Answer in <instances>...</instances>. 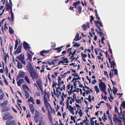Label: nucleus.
<instances>
[{
	"label": "nucleus",
	"instance_id": "20",
	"mask_svg": "<svg viewBox=\"0 0 125 125\" xmlns=\"http://www.w3.org/2000/svg\"><path fill=\"white\" fill-rule=\"evenodd\" d=\"M113 121H115V120H117L119 123H121L122 122L121 120H120L118 117H117V118H113Z\"/></svg>",
	"mask_w": 125,
	"mask_h": 125
},
{
	"label": "nucleus",
	"instance_id": "49",
	"mask_svg": "<svg viewBox=\"0 0 125 125\" xmlns=\"http://www.w3.org/2000/svg\"><path fill=\"white\" fill-rule=\"evenodd\" d=\"M24 59H23L22 60L20 61L21 62V63L24 65H25L26 64V63L24 60Z\"/></svg>",
	"mask_w": 125,
	"mask_h": 125
},
{
	"label": "nucleus",
	"instance_id": "10",
	"mask_svg": "<svg viewBox=\"0 0 125 125\" xmlns=\"http://www.w3.org/2000/svg\"><path fill=\"white\" fill-rule=\"evenodd\" d=\"M7 104L8 101H6L3 103H0V106L3 107H5L7 105Z\"/></svg>",
	"mask_w": 125,
	"mask_h": 125
},
{
	"label": "nucleus",
	"instance_id": "57",
	"mask_svg": "<svg viewBox=\"0 0 125 125\" xmlns=\"http://www.w3.org/2000/svg\"><path fill=\"white\" fill-rule=\"evenodd\" d=\"M73 9L74 7H72L71 6H70V7L69 8V9L71 10L74 11V10H73Z\"/></svg>",
	"mask_w": 125,
	"mask_h": 125
},
{
	"label": "nucleus",
	"instance_id": "42",
	"mask_svg": "<svg viewBox=\"0 0 125 125\" xmlns=\"http://www.w3.org/2000/svg\"><path fill=\"white\" fill-rule=\"evenodd\" d=\"M4 96V93L0 95V100H2L3 99Z\"/></svg>",
	"mask_w": 125,
	"mask_h": 125
},
{
	"label": "nucleus",
	"instance_id": "39",
	"mask_svg": "<svg viewBox=\"0 0 125 125\" xmlns=\"http://www.w3.org/2000/svg\"><path fill=\"white\" fill-rule=\"evenodd\" d=\"M63 60L65 61V62H64V63H69V62L67 58H65L64 59H63Z\"/></svg>",
	"mask_w": 125,
	"mask_h": 125
},
{
	"label": "nucleus",
	"instance_id": "38",
	"mask_svg": "<svg viewBox=\"0 0 125 125\" xmlns=\"http://www.w3.org/2000/svg\"><path fill=\"white\" fill-rule=\"evenodd\" d=\"M121 105L124 108H125V101H124L122 102Z\"/></svg>",
	"mask_w": 125,
	"mask_h": 125
},
{
	"label": "nucleus",
	"instance_id": "23",
	"mask_svg": "<svg viewBox=\"0 0 125 125\" xmlns=\"http://www.w3.org/2000/svg\"><path fill=\"white\" fill-rule=\"evenodd\" d=\"M36 83L38 86L42 85V83L41 80H39L36 82Z\"/></svg>",
	"mask_w": 125,
	"mask_h": 125
},
{
	"label": "nucleus",
	"instance_id": "22",
	"mask_svg": "<svg viewBox=\"0 0 125 125\" xmlns=\"http://www.w3.org/2000/svg\"><path fill=\"white\" fill-rule=\"evenodd\" d=\"M9 109H8V108L7 107H3V109L2 110V112H4L9 111Z\"/></svg>",
	"mask_w": 125,
	"mask_h": 125
},
{
	"label": "nucleus",
	"instance_id": "11",
	"mask_svg": "<svg viewBox=\"0 0 125 125\" xmlns=\"http://www.w3.org/2000/svg\"><path fill=\"white\" fill-rule=\"evenodd\" d=\"M94 23L96 24V25H98L99 24V25L100 27H102L103 26L102 23L100 21H94Z\"/></svg>",
	"mask_w": 125,
	"mask_h": 125
},
{
	"label": "nucleus",
	"instance_id": "24",
	"mask_svg": "<svg viewBox=\"0 0 125 125\" xmlns=\"http://www.w3.org/2000/svg\"><path fill=\"white\" fill-rule=\"evenodd\" d=\"M7 3V2L6 3V10L8 11L11 8H11V7H10V5L9 4H7V5H6Z\"/></svg>",
	"mask_w": 125,
	"mask_h": 125
},
{
	"label": "nucleus",
	"instance_id": "19",
	"mask_svg": "<svg viewBox=\"0 0 125 125\" xmlns=\"http://www.w3.org/2000/svg\"><path fill=\"white\" fill-rule=\"evenodd\" d=\"M25 96L26 97V98L27 99L29 97V92L26 90H24Z\"/></svg>",
	"mask_w": 125,
	"mask_h": 125
},
{
	"label": "nucleus",
	"instance_id": "53",
	"mask_svg": "<svg viewBox=\"0 0 125 125\" xmlns=\"http://www.w3.org/2000/svg\"><path fill=\"white\" fill-rule=\"evenodd\" d=\"M121 106L120 107V115H121L122 114V109L121 108Z\"/></svg>",
	"mask_w": 125,
	"mask_h": 125
},
{
	"label": "nucleus",
	"instance_id": "13",
	"mask_svg": "<svg viewBox=\"0 0 125 125\" xmlns=\"http://www.w3.org/2000/svg\"><path fill=\"white\" fill-rule=\"evenodd\" d=\"M10 12L11 13V22H13L14 21V14L13 13L12 10V8L10 9Z\"/></svg>",
	"mask_w": 125,
	"mask_h": 125
},
{
	"label": "nucleus",
	"instance_id": "9",
	"mask_svg": "<svg viewBox=\"0 0 125 125\" xmlns=\"http://www.w3.org/2000/svg\"><path fill=\"white\" fill-rule=\"evenodd\" d=\"M17 58L20 61L24 59V57L23 53L22 54H21L19 56L17 57Z\"/></svg>",
	"mask_w": 125,
	"mask_h": 125
},
{
	"label": "nucleus",
	"instance_id": "4",
	"mask_svg": "<svg viewBox=\"0 0 125 125\" xmlns=\"http://www.w3.org/2000/svg\"><path fill=\"white\" fill-rule=\"evenodd\" d=\"M99 85V87L100 88V90H102L103 92L104 91L106 87L105 83L103 82L100 83Z\"/></svg>",
	"mask_w": 125,
	"mask_h": 125
},
{
	"label": "nucleus",
	"instance_id": "58",
	"mask_svg": "<svg viewBox=\"0 0 125 125\" xmlns=\"http://www.w3.org/2000/svg\"><path fill=\"white\" fill-rule=\"evenodd\" d=\"M36 102H37V104H39L41 102H40V101L38 99H37L36 100Z\"/></svg>",
	"mask_w": 125,
	"mask_h": 125
},
{
	"label": "nucleus",
	"instance_id": "60",
	"mask_svg": "<svg viewBox=\"0 0 125 125\" xmlns=\"http://www.w3.org/2000/svg\"><path fill=\"white\" fill-rule=\"evenodd\" d=\"M53 83L52 85V87L53 88H54V87H55L56 86H55V83L54 81H53Z\"/></svg>",
	"mask_w": 125,
	"mask_h": 125
},
{
	"label": "nucleus",
	"instance_id": "31",
	"mask_svg": "<svg viewBox=\"0 0 125 125\" xmlns=\"http://www.w3.org/2000/svg\"><path fill=\"white\" fill-rule=\"evenodd\" d=\"M18 41L17 39H16L15 41V43L14 48V49L15 50L17 49L18 46Z\"/></svg>",
	"mask_w": 125,
	"mask_h": 125
},
{
	"label": "nucleus",
	"instance_id": "32",
	"mask_svg": "<svg viewBox=\"0 0 125 125\" xmlns=\"http://www.w3.org/2000/svg\"><path fill=\"white\" fill-rule=\"evenodd\" d=\"M25 80L29 84L30 83V81L28 78V77L26 76H25Z\"/></svg>",
	"mask_w": 125,
	"mask_h": 125
},
{
	"label": "nucleus",
	"instance_id": "3",
	"mask_svg": "<svg viewBox=\"0 0 125 125\" xmlns=\"http://www.w3.org/2000/svg\"><path fill=\"white\" fill-rule=\"evenodd\" d=\"M27 68L30 74L35 71L30 63H29V65L27 66Z\"/></svg>",
	"mask_w": 125,
	"mask_h": 125
},
{
	"label": "nucleus",
	"instance_id": "29",
	"mask_svg": "<svg viewBox=\"0 0 125 125\" xmlns=\"http://www.w3.org/2000/svg\"><path fill=\"white\" fill-rule=\"evenodd\" d=\"M22 86L23 89L24 91V90H26L25 89H26L28 90H29L28 87L27 85L24 84Z\"/></svg>",
	"mask_w": 125,
	"mask_h": 125
},
{
	"label": "nucleus",
	"instance_id": "15",
	"mask_svg": "<svg viewBox=\"0 0 125 125\" xmlns=\"http://www.w3.org/2000/svg\"><path fill=\"white\" fill-rule=\"evenodd\" d=\"M30 111L31 113L32 114H34V109L33 106V105H32L30 106Z\"/></svg>",
	"mask_w": 125,
	"mask_h": 125
},
{
	"label": "nucleus",
	"instance_id": "6",
	"mask_svg": "<svg viewBox=\"0 0 125 125\" xmlns=\"http://www.w3.org/2000/svg\"><path fill=\"white\" fill-rule=\"evenodd\" d=\"M87 25L85 24H83L82 27L83 30L86 31L87 28L89 27V23L88 22L87 23Z\"/></svg>",
	"mask_w": 125,
	"mask_h": 125
},
{
	"label": "nucleus",
	"instance_id": "12",
	"mask_svg": "<svg viewBox=\"0 0 125 125\" xmlns=\"http://www.w3.org/2000/svg\"><path fill=\"white\" fill-rule=\"evenodd\" d=\"M125 111H124L123 112V114L122 115L121 117H120L119 116H118V117H119L121 119H123V120H125Z\"/></svg>",
	"mask_w": 125,
	"mask_h": 125
},
{
	"label": "nucleus",
	"instance_id": "48",
	"mask_svg": "<svg viewBox=\"0 0 125 125\" xmlns=\"http://www.w3.org/2000/svg\"><path fill=\"white\" fill-rule=\"evenodd\" d=\"M72 75L75 77H79V76L78 75V74L76 73H75L74 74H72Z\"/></svg>",
	"mask_w": 125,
	"mask_h": 125
},
{
	"label": "nucleus",
	"instance_id": "30",
	"mask_svg": "<svg viewBox=\"0 0 125 125\" xmlns=\"http://www.w3.org/2000/svg\"><path fill=\"white\" fill-rule=\"evenodd\" d=\"M13 122V121H10L9 120H8L6 121V125H10L12 124Z\"/></svg>",
	"mask_w": 125,
	"mask_h": 125
},
{
	"label": "nucleus",
	"instance_id": "18",
	"mask_svg": "<svg viewBox=\"0 0 125 125\" xmlns=\"http://www.w3.org/2000/svg\"><path fill=\"white\" fill-rule=\"evenodd\" d=\"M68 99L67 100V102H66V104L67 105V107L66 109H67L68 108H69V100L70 99H71V97H68Z\"/></svg>",
	"mask_w": 125,
	"mask_h": 125
},
{
	"label": "nucleus",
	"instance_id": "8",
	"mask_svg": "<svg viewBox=\"0 0 125 125\" xmlns=\"http://www.w3.org/2000/svg\"><path fill=\"white\" fill-rule=\"evenodd\" d=\"M21 46L20 45L18 46L16 51L15 52V54H18L20 53L21 52Z\"/></svg>",
	"mask_w": 125,
	"mask_h": 125
},
{
	"label": "nucleus",
	"instance_id": "51",
	"mask_svg": "<svg viewBox=\"0 0 125 125\" xmlns=\"http://www.w3.org/2000/svg\"><path fill=\"white\" fill-rule=\"evenodd\" d=\"M4 81L5 83V84L7 85H8V82L7 81L6 79L5 78V79H4Z\"/></svg>",
	"mask_w": 125,
	"mask_h": 125
},
{
	"label": "nucleus",
	"instance_id": "5",
	"mask_svg": "<svg viewBox=\"0 0 125 125\" xmlns=\"http://www.w3.org/2000/svg\"><path fill=\"white\" fill-rule=\"evenodd\" d=\"M35 115L34 117V120L35 122L38 123L39 113L37 110H35Z\"/></svg>",
	"mask_w": 125,
	"mask_h": 125
},
{
	"label": "nucleus",
	"instance_id": "54",
	"mask_svg": "<svg viewBox=\"0 0 125 125\" xmlns=\"http://www.w3.org/2000/svg\"><path fill=\"white\" fill-rule=\"evenodd\" d=\"M56 49L59 52H60L62 50V49H60L59 47L56 48Z\"/></svg>",
	"mask_w": 125,
	"mask_h": 125
},
{
	"label": "nucleus",
	"instance_id": "25",
	"mask_svg": "<svg viewBox=\"0 0 125 125\" xmlns=\"http://www.w3.org/2000/svg\"><path fill=\"white\" fill-rule=\"evenodd\" d=\"M78 9V11L79 14H80L82 11V8L81 6L80 5H78L77 7Z\"/></svg>",
	"mask_w": 125,
	"mask_h": 125
},
{
	"label": "nucleus",
	"instance_id": "52",
	"mask_svg": "<svg viewBox=\"0 0 125 125\" xmlns=\"http://www.w3.org/2000/svg\"><path fill=\"white\" fill-rule=\"evenodd\" d=\"M28 59L30 60L32 58V56L31 55L29 54H28Z\"/></svg>",
	"mask_w": 125,
	"mask_h": 125
},
{
	"label": "nucleus",
	"instance_id": "34",
	"mask_svg": "<svg viewBox=\"0 0 125 125\" xmlns=\"http://www.w3.org/2000/svg\"><path fill=\"white\" fill-rule=\"evenodd\" d=\"M45 104L46 107L47 108L48 107V106H49L50 108H51V107L50 106L48 102L44 103Z\"/></svg>",
	"mask_w": 125,
	"mask_h": 125
},
{
	"label": "nucleus",
	"instance_id": "2",
	"mask_svg": "<svg viewBox=\"0 0 125 125\" xmlns=\"http://www.w3.org/2000/svg\"><path fill=\"white\" fill-rule=\"evenodd\" d=\"M30 75L32 79H37L38 78V74L35 71L30 73Z\"/></svg>",
	"mask_w": 125,
	"mask_h": 125
},
{
	"label": "nucleus",
	"instance_id": "55",
	"mask_svg": "<svg viewBox=\"0 0 125 125\" xmlns=\"http://www.w3.org/2000/svg\"><path fill=\"white\" fill-rule=\"evenodd\" d=\"M96 26L97 27V29L99 30H100V31H102V30L100 28L99 26V25H97Z\"/></svg>",
	"mask_w": 125,
	"mask_h": 125
},
{
	"label": "nucleus",
	"instance_id": "16",
	"mask_svg": "<svg viewBox=\"0 0 125 125\" xmlns=\"http://www.w3.org/2000/svg\"><path fill=\"white\" fill-rule=\"evenodd\" d=\"M24 73L23 72H21L20 73L19 75L18 76V79H19L20 78H23L24 76Z\"/></svg>",
	"mask_w": 125,
	"mask_h": 125
},
{
	"label": "nucleus",
	"instance_id": "26",
	"mask_svg": "<svg viewBox=\"0 0 125 125\" xmlns=\"http://www.w3.org/2000/svg\"><path fill=\"white\" fill-rule=\"evenodd\" d=\"M23 47H24L25 49H27L26 47L28 45V43L24 41L23 43Z\"/></svg>",
	"mask_w": 125,
	"mask_h": 125
},
{
	"label": "nucleus",
	"instance_id": "1",
	"mask_svg": "<svg viewBox=\"0 0 125 125\" xmlns=\"http://www.w3.org/2000/svg\"><path fill=\"white\" fill-rule=\"evenodd\" d=\"M113 71L114 72V74L115 75H118V71L117 69H111L110 72V77L111 79H112V77L113 78L114 77V73Z\"/></svg>",
	"mask_w": 125,
	"mask_h": 125
},
{
	"label": "nucleus",
	"instance_id": "7",
	"mask_svg": "<svg viewBox=\"0 0 125 125\" xmlns=\"http://www.w3.org/2000/svg\"><path fill=\"white\" fill-rule=\"evenodd\" d=\"M111 58H110V63L111 64L110 67L111 68H113V69L115 68V66L116 65V63L115 62L114 60L111 61Z\"/></svg>",
	"mask_w": 125,
	"mask_h": 125
},
{
	"label": "nucleus",
	"instance_id": "40",
	"mask_svg": "<svg viewBox=\"0 0 125 125\" xmlns=\"http://www.w3.org/2000/svg\"><path fill=\"white\" fill-rule=\"evenodd\" d=\"M7 57H9V56L8 55L6 54L5 56H4V59L5 62L6 63L7 62Z\"/></svg>",
	"mask_w": 125,
	"mask_h": 125
},
{
	"label": "nucleus",
	"instance_id": "21",
	"mask_svg": "<svg viewBox=\"0 0 125 125\" xmlns=\"http://www.w3.org/2000/svg\"><path fill=\"white\" fill-rule=\"evenodd\" d=\"M17 67L19 69H22V65L21 63L19 62H17Z\"/></svg>",
	"mask_w": 125,
	"mask_h": 125
},
{
	"label": "nucleus",
	"instance_id": "36",
	"mask_svg": "<svg viewBox=\"0 0 125 125\" xmlns=\"http://www.w3.org/2000/svg\"><path fill=\"white\" fill-rule=\"evenodd\" d=\"M115 113H118L119 115H120V113L118 110L117 107V106H115Z\"/></svg>",
	"mask_w": 125,
	"mask_h": 125
},
{
	"label": "nucleus",
	"instance_id": "35",
	"mask_svg": "<svg viewBox=\"0 0 125 125\" xmlns=\"http://www.w3.org/2000/svg\"><path fill=\"white\" fill-rule=\"evenodd\" d=\"M69 110L70 111L74 110V107H72L71 105H69Z\"/></svg>",
	"mask_w": 125,
	"mask_h": 125
},
{
	"label": "nucleus",
	"instance_id": "45",
	"mask_svg": "<svg viewBox=\"0 0 125 125\" xmlns=\"http://www.w3.org/2000/svg\"><path fill=\"white\" fill-rule=\"evenodd\" d=\"M39 123L42 124V125H44V121L42 119H41L40 120Z\"/></svg>",
	"mask_w": 125,
	"mask_h": 125
},
{
	"label": "nucleus",
	"instance_id": "41",
	"mask_svg": "<svg viewBox=\"0 0 125 125\" xmlns=\"http://www.w3.org/2000/svg\"><path fill=\"white\" fill-rule=\"evenodd\" d=\"M94 20V17L93 15H92L91 16V19H90V22L91 23H92V21Z\"/></svg>",
	"mask_w": 125,
	"mask_h": 125
},
{
	"label": "nucleus",
	"instance_id": "27",
	"mask_svg": "<svg viewBox=\"0 0 125 125\" xmlns=\"http://www.w3.org/2000/svg\"><path fill=\"white\" fill-rule=\"evenodd\" d=\"M117 92V89L115 86H113V93L115 95Z\"/></svg>",
	"mask_w": 125,
	"mask_h": 125
},
{
	"label": "nucleus",
	"instance_id": "64",
	"mask_svg": "<svg viewBox=\"0 0 125 125\" xmlns=\"http://www.w3.org/2000/svg\"><path fill=\"white\" fill-rule=\"evenodd\" d=\"M87 56V55L86 54H84L82 56V58H85Z\"/></svg>",
	"mask_w": 125,
	"mask_h": 125
},
{
	"label": "nucleus",
	"instance_id": "43",
	"mask_svg": "<svg viewBox=\"0 0 125 125\" xmlns=\"http://www.w3.org/2000/svg\"><path fill=\"white\" fill-rule=\"evenodd\" d=\"M98 33L100 34V36L101 37L103 36L104 35V34L103 33L101 32H97Z\"/></svg>",
	"mask_w": 125,
	"mask_h": 125
},
{
	"label": "nucleus",
	"instance_id": "33",
	"mask_svg": "<svg viewBox=\"0 0 125 125\" xmlns=\"http://www.w3.org/2000/svg\"><path fill=\"white\" fill-rule=\"evenodd\" d=\"M95 89V91H96V93H97L98 92H99V88H98V87L96 85L94 86Z\"/></svg>",
	"mask_w": 125,
	"mask_h": 125
},
{
	"label": "nucleus",
	"instance_id": "46",
	"mask_svg": "<svg viewBox=\"0 0 125 125\" xmlns=\"http://www.w3.org/2000/svg\"><path fill=\"white\" fill-rule=\"evenodd\" d=\"M104 74L105 75H106L107 77L109 78V76L107 74V71H104Z\"/></svg>",
	"mask_w": 125,
	"mask_h": 125
},
{
	"label": "nucleus",
	"instance_id": "37",
	"mask_svg": "<svg viewBox=\"0 0 125 125\" xmlns=\"http://www.w3.org/2000/svg\"><path fill=\"white\" fill-rule=\"evenodd\" d=\"M80 3V1H78L74 2L73 5H76V6H77V5L79 4Z\"/></svg>",
	"mask_w": 125,
	"mask_h": 125
},
{
	"label": "nucleus",
	"instance_id": "61",
	"mask_svg": "<svg viewBox=\"0 0 125 125\" xmlns=\"http://www.w3.org/2000/svg\"><path fill=\"white\" fill-rule=\"evenodd\" d=\"M78 77L77 78H73L74 79V80H75V81H76L77 80H80V78L79 77Z\"/></svg>",
	"mask_w": 125,
	"mask_h": 125
},
{
	"label": "nucleus",
	"instance_id": "14",
	"mask_svg": "<svg viewBox=\"0 0 125 125\" xmlns=\"http://www.w3.org/2000/svg\"><path fill=\"white\" fill-rule=\"evenodd\" d=\"M23 82V79H20L17 82V83L18 86H20L21 84V83Z\"/></svg>",
	"mask_w": 125,
	"mask_h": 125
},
{
	"label": "nucleus",
	"instance_id": "50",
	"mask_svg": "<svg viewBox=\"0 0 125 125\" xmlns=\"http://www.w3.org/2000/svg\"><path fill=\"white\" fill-rule=\"evenodd\" d=\"M44 103L48 102L47 100L45 97L44 96Z\"/></svg>",
	"mask_w": 125,
	"mask_h": 125
},
{
	"label": "nucleus",
	"instance_id": "63",
	"mask_svg": "<svg viewBox=\"0 0 125 125\" xmlns=\"http://www.w3.org/2000/svg\"><path fill=\"white\" fill-rule=\"evenodd\" d=\"M11 124H12L11 125H16V123H15V121L14 120H13V122Z\"/></svg>",
	"mask_w": 125,
	"mask_h": 125
},
{
	"label": "nucleus",
	"instance_id": "62",
	"mask_svg": "<svg viewBox=\"0 0 125 125\" xmlns=\"http://www.w3.org/2000/svg\"><path fill=\"white\" fill-rule=\"evenodd\" d=\"M4 27H5L4 29L5 31H6L7 30H8V28L7 27V26H6V24H5L4 25Z\"/></svg>",
	"mask_w": 125,
	"mask_h": 125
},
{
	"label": "nucleus",
	"instance_id": "44",
	"mask_svg": "<svg viewBox=\"0 0 125 125\" xmlns=\"http://www.w3.org/2000/svg\"><path fill=\"white\" fill-rule=\"evenodd\" d=\"M79 115L80 116H82L83 114L82 113V110L80 109L79 111Z\"/></svg>",
	"mask_w": 125,
	"mask_h": 125
},
{
	"label": "nucleus",
	"instance_id": "56",
	"mask_svg": "<svg viewBox=\"0 0 125 125\" xmlns=\"http://www.w3.org/2000/svg\"><path fill=\"white\" fill-rule=\"evenodd\" d=\"M39 87V88L40 90L41 91H43V88L42 87V85H40V86H38Z\"/></svg>",
	"mask_w": 125,
	"mask_h": 125
},
{
	"label": "nucleus",
	"instance_id": "47",
	"mask_svg": "<svg viewBox=\"0 0 125 125\" xmlns=\"http://www.w3.org/2000/svg\"><path fill=\"white\" fill-rule=\"evenodd\" d=\"M28 100L29 101H31L32 102H33V98L31 97H30V98L28 99Z\"/></svg>",
	"mask_w": 125,
	"mask_h": 125
},
{
	"label": "nucleus",
	"instance_id": "28",
	"mask_svg": "<svg viewBox=\"0 0 125 125\" xmlns=\"http://www.w3.org/2000/svg\"><path fill=\"white\" fill-rule=\"evenodd\" d=\"M9 115L7 114L4 115L3 117V119L4 120H7L9 119L8 118Z\"/></svg>",
	"mask_w": 125,
	"mask_h": 125
},
{
	"label": "nucleus",
	"instance_id": "59",
	"mask_svg": "<svg viewBox=\"0 0 125 125\" xmlns=\"http://www.w3.org/2000/svg\"><path fill=\"white\" fill-rule=\"evenodd\" d=\"M91 124V125H94V121L92 119H91L90 120Z\"/></svg>",
	"mask_w": 125,
	"mask_h": 125
},
{
	"label": "nucleus",
	"instance_id": "17",
	"mask_svg": "<svg viewBox=\"0 0 125 125\" xmlns=\"http://www.w3.org/2000/svg\"><path fill=\"white\" fill-rule=\"evenodd\" d=\"M79 35L78 33H77L76 34L75 37V38L73 39V41H77L79 40L80 39V38H79Z\"/></svg>",
	"mask_w": 125,
	"mask_h": 125
}]
</instances>
